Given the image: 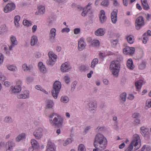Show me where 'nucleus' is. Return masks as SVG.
<instances>
[{
    "mask_svg": "<svg viewBox=\"0 0 151 151\" xmlns=\"http://www.w3.org/2000/svg\"><path fill=\"white\" fill-rule=\"evenodd\" d=\"M107 141L106 138L102 134L98 133L95 137L93 145L96 148L99 147V149L100 150L105 149L106 147Z\"/></svg>",
    "mask_w": 151,
    "mask_h": 151,
    "instance_id": "f257e3e1",
    "label": "nucleus"
},
{
    "mask_svg": "<svg viewBox=\"0 0 151 151\" xmlns=\"http://www.w3.org/2000/svg\"><path fill=\"white\" fill-rule=\"evenodd\" d=\"M50 122L52 126L58 127L62 126L63 119L60 116L55 113H53L49 116Z\"/></svg>",
    "mask_w": 151,
    "mask_h": 151,
    "instance_id": "f03ea898",
    "label": "nucleus"
},
{
    "mask_svg": "<svg viewBox=\"0 0 151 151\" xmlns=\"http://www.w3.org/2000/svg\"><path fill=\"white\" fill-rule=\"evenodd\" d=\"M141 145V141L139 136L138 134H135L133 136V139L132 142L124 151H132L134 146V151H135L138 149Z\"/></svg>",
    "mask_w": 151,
    "mask_h": 151,
    "instance_id": "7ed1b4c3",
    "label": "nucleus"
},
{
    "mask_svg": "<svg viewBox=\"0 0 151 151\" xmlns=\"http://www.w3.org/2000/svg\"><path fill=\"white\" fill-rule=\"evenodd\" d=\"M122 58H118L112 62L110 65V68L113 75L117 76L120 68V62L122 60Z\"/></svg>",
    "mask_w": 151,
    "mask_h": 151,
    "instance_id": "20e7f679",
    "label": "nucleus"
},
{
    "mask_svg": "<svg viewBox=\"0 0 151 151\" xmlns=\"http://www.w3.org/2000/svg\"><path fill=\"white\" fill-rule=\"evenodd\" d=\"M61 88L60 82L58 81L55 82L53 84V89L52 91V95L55 99L57 98L58 94L60 92Z\"/></svg>",
    "mask_w": 151,
    "mask_h": 151,
    "instance_id": "39448f33",
    "label": "nucleus"
},
{
    "mask_svg": "<svg viewBox=\"0 0 151 151\" xmlns=\"http://www.w3.org/2000/svg\"><path fill=\"white\" fill-rule=\"evenodd\" d=\"M22 81L21 80H18L16 83V85L15 86H11V93H18L22 90L21 85Z\"/></svg>",
    "mask_w": 151,
    "mask_h": 151,
    "instance_id": "423d86ee",
    "label": "nucleus"
},
{
    "mask_svg": "<svg viewBox=\"0 0 151 151\" xmlns=\"http://www.w3.org/2000/svg\"><path fill=\"white\" fill-rule=\"evenodd\" d=\"M136 29L137 30H139L140 28L145 24L144 22V19L142 16L138 17L136 21Z\"/></svg>",
    "mask_w": 151,
    "mask_h": 151,
    "instance_id": "0eeeda50",
    "label": "nucleus"
},
{
    "mask_svg": "<svg viewBox=\"0 0 151 151\" xmlns=\"http://www.w3.org/2000/svg\"><path fill=\"white\" fill-rule=\"evenodd\" d=\"M15 8V5L13 3H9L6 4L4 8V12L7 13L12 11Z\"/></svg>",
    "mask_w": 151,
    "mask_h": 151,
    "instance_id": "6e6552de",
    "label": "nucleus"
},
{
    "mask_svg": "<svg viewBox=\"0 0 151 151\" xmlns=\"http://www.w3.org/2000/svg\"><path fill=\"white\" fill-rule=\"evenodd\" d=\"M71 68L70 64L66 62L62 64L60 69L62 72H66L69 71Z\"/></svg>",
    "mask_w": 151,
    "mask_h": 151,
    "instance_id": "1a4fd4ad",
    "label": "nucleus"
},
{
    "mask_svg": "<svg viewBox=\"0 0 151 151\" xmlns=\"http://www.w3.org/2000/svg\"><path fill=\"white\" fill-rule=\"evenodd\" d=\"M42 132V129L41 128H39L35 130L33 134L36 139H41L43 135Z\"/></svg>",
    "mask_w": 151,
    "mask_h": 151,
    "instance_id": "9d476101",
    "label": "nucleus"
},
{
    "mask_svg": "<svg viewBox=\"0 0 151 151\" xmlns=\"http://www.w3.org/2000/svg\"><path fill=\"white\" fill-rule=\"evenodd\" d=\"M86 46V44L84 41V39L83 38H81L78 41V49L79 51L83 50Z\"/></svg>",
    "mask_w": 151,
    "mask_h": 151,
    "instance_id": "9b49d317",
    "label": "nucleus"
},
{
    "mask_svg": "<svg viewBox=\"0 0 151 151\" xmlns=\"http://www.w3.org/2000/svg\"><path fill=\"white\" fill-rule=\"evenodd\" d=\"M99 21L101 23L103 24L106 21L107 18L105 15V13L104 11L101 10L99 15Z\"/></svg>",
    "mask_w": 151,
    "mask_h": 151,
    "instance_id": "f8f14e48",
    "label": "nucleus"
},
{
    "mask_svg": "<svg viewBox=\"0 0 151 151\" xmlns=\"http://www.w3.org/2000/svg\"><path fill=\"white\" fill-rule=\"evenodd\" d=\"M10 39L12 44L9 46V48L10 50H12V48L17 45L18 42L16 37L13 35L11 36Z\"/></svg>",
    "mask_w": 151,
    "mask_h": 151,
    "instance_id": "ddd939ff",
    "label": "nucleus"
},
{
    "mask_svg": "<svg viewBox=\"0 0 151 151\" xmlns=\"http://www.w3.org/2000/svg\"><path fill=\"white\" fill-rule=\"evenodd\" d=\"M118 10L117 9H114L111 14V19L112 23L115 24L117 21V14Z\"/></svg>",
    "mask_w": 151,
    "mask_h": 151,
    "instance_id": "4468645a",
    "label": "nucleus"
},
{
    "mask_svg": "<svg viewBox=\"0 0 151 151\" xmlns=\"http://www.w3.org/2000/svg\"><path fill=\"white\" fill-rule=\"evenodd\" d=\"M135 49L133 47H126L123 50L124 53L125 54L132 55L134 53Z\"/></svg>",
    "mask_w": 151,
    "mask_h": 151,
    "instance_id": "2eb2a0df",
    "label": "nucleus"
},
{
    "mask_svg": "<svg viewBox=\"0 0 151 151\" xmlns=\"http://www.w3.org/2000/svg\"><path fill=\"white\" fill-rule=\"evenodd\" d=\"M141 132L142 135L145 137L147 138L149 137V129L145 128L144 127H142L140 128Z\"/></svg>",
    "mask_w": 151,
    "mask_h": 151,
    "instance_id": "dca6fc26",
    "label": "nucleus"
},
{
    "mask_svg": "<svg viewBox=\"0 0 151 151\" xmlns=\"http://www.w3.org/2000/svg\"><path fill=\"white\" fill-rule=\"evenodd\" d=\"M22 68L24 71L29 72L32 70L33 68V66L32 65H27L26 63L23 64Z\"/></svg>",
    "mask_w": 151,
    "mask_h": 151,
    "instance_id": "f3484780",
    "label": "nucleus"
},
{
    "mask_svg": "<svg viewBox=\"0 0 151 151\" xmlns=\"http://www.w3.org/2000/svg\"><path fill=\"white\" fill-rule=\"evenodd\" d=\"M29 92L28 91H24L19 95L18 94L17 97L18 98L26 99L29 97Z\"/></svg>",
    "mask_w": 151,
    "mask_h": 151,
    "instance_id": "a211bd4d",
    "label": "nucleus"
},
{
    "mask_svg": "<svg viewBox=\"0 0 151 151\" xmlns=\"http://www.w3.org/2000/svg\"><path fill=\"white\" fill-rule=\"evenodd\" d=\"M56 30L55 28H52L50 32L49 37L51 41L54 40L56 35Z\"/></svg>",
    "mask_w": 151,
    "mask_h": 151,
    "instance_id": "6ab92c4d",
    "label": "nucleus"
},
{
    "mask_svg": "<svg viewBox=\"0 0 151 151\" xmlns=\"http://www.w3.org/2000/svg\"><path fill=\"white\" fill-rule=\"evenodd\" d=\"M45 12V9L44 6L41 5L38 7V11L35 12V14L36 15L43 14Z\"/></svg>",
    "mask_w": 151,
    "mask_h": 151,
    "instance_id": "aec40b11",
    "label": "nucleus"
},
{
    "mask_svg": "<svg viewBox=\"0 0 151 151\" xmlns=\"http://www.w3.org/2000/svg\"><path fill=\"white\" fill-rule=\"evenodd\" d=\"M38 66L40 71L43 73L46 72V69L45 65H43L42 62H39L38 63Z\"/></svg>",
    "mask_w": 151,
    "mask_h": 151,
    "instance_id": "412c9836",
    "label": "nucleus"
},
{
    "mask_svg": "<svg viewBox=\"0 0 151 151\" xmlns=\"http://www.w3.org/2000/svg\"><path fill=\"white\" fill-rule=\"evenodd\" d=\"M143 8L145 10H147L150 8L147 0H141Z\"/></svg>",
    "mask_w": 151,
    "mask_h": 151,
    "instance_id": "4be33fe9",
    "label": "nucleus"
},
{
    "mask_svg": "<svg viewBox=\"0 0 151 151\" xmlns=\"http://www.w3.org/2000/svg\"><path fill=\"white\" fill-rule=\"evenodd\" d=\"M88 106L91 109V110H94L97 107L96 102L95 101H91L88 104Z\"/></svg>",
    "mask_w": 151,
    "mask_h": 151,
    "instance_id": "5701e85b",
    "label": "nucleus"
},
{
    "mask_svg": "<svg viewBox=\"0 0 151 151\" xmlns=\"http://www.w3.org/2000/svg\"><path fill=\"white\" fill-rule=\"evenodd\" d=\"M127 66L128 68L132 70L134 69V66L133 65V62L132 59H129L127 61Z\"/></svg>",
    "mask_w": 151,
    "mask_h": 151,
    "instance_id": "b1692460",
    "label": "nucleus"
},
{
    "mask_svg": "<svg viewBox=\"0 0 151 151\" xmlns=\"http://www.w3.org/2000/svg\"><path fill=\"white\" fill-rule=\"evenodd\" d=\"M105 32L102 28H99L95 32V34L98 36L103 35L105 34Z\"/></svg>",
    "mask_w": 151,
    "mask_h": 151,
    "instance_id": "393cba45",
    "label": "nucleus"
},
{
    "mask_svg": "<svg viewBox=\"0 0 151 151\" xmlns=\"http://www.w3.org/2000/svg\"><path fill=\"white\" fill-rule=\"evenodd\" d=\"M31 143L32 147L35 148H37L39 147V144L36 140L34 139H31Z\"/></svg>",
    "mask_w": 151,
    "mask_h": 151,
    "instance_id": "a878e982",
    "label": "nucleus"
},
{
    "mask_svg": "<svg viewBox=\"0 0 151 151\" xmlns=\"http://www.w3.org/2000/svg\"><path fill=\"white\" fill-rule=\"evenodd\" d=\"M143 81L142 80H140L135 83V86L137 89H141L142 86L143 84Z\"/></svg>",
    "mask_w": 151,
    "mask_h": 151,
    "instance_id": "bb28decb",
    "label": "nucleus"
},
{
    "mask_svg": "<svg viewBox=\"0 0 151 151\" xmlns=\"http://www.w3.org/2000/svg\"><path fill=\"white\" fill-rule=\"evenodd\" d=\"M37 37L35 35L33 36L31 38V45L32 46H34L37 42Z\"/></svg>",
    "mask_w": 151,
    "mask_h": 151,
    "instance_id": "cd10ccee",
    "label": "nucleus"
},
{
    "mask_svg": "<svg viewBox=\"0 0 151 151\" xmlns=\"http://www.w3.org/2000/svg\"><path fill=\"white\" fill-rule=\"evenodd\" d=\"M26 135L24 133H22L19 135L16 138V141L18 142L25 138Z\"/></svg>",
    "mask_w": 151,
    "mask_h": 151,
    "instance_id": "c85d7f7f",
    "label": "nucleus"
},
{
    "mask_svg": "<svg viewBox=\"0 0 151 151\" xmlns=\"http://www.w3.org/2000/svg\"><path fill=\"white\" fill-rule=\"evenodd\" d=\"M20 17L19 15H17L14 18V22L15 25L17 27L19 26V22L20 21Z\"/></svg>",
    "mask_w": 151,
    "mask_h": 151,
    "instance_id": "c756f323",
    "label": "nucleus"
},
{
    "mask_svg": "<svg viewBox=\"0 0 151 151\" xmlns=\"http://www.w3.org/2000/svg\"><path fill=\"white\" fill-rule=\"evenodd\" d=\"M6 67L9 70L11 71H16L17 69L16 67L13 65H6Z\"/></svg>",
    "mask_w": 151,
    "mask_h": 151,
    "instance_id": "7c9ffc66",
    "label": "nucleus"
},
{
    "mask_svg": "<svg viewBox=\"0 0 151 151\" xmlns=\"http://www.w3.org/2000/svg\"><path fill=\"white\" fill-rule=\"evenodd\" d=\"M48 55L49 58L56 60L57 57L52 52L50 51L48 53Z\"/></svg>",
    "mask_w": 151,
    "mask_h": 151,
    "instance_id": "2f4dec72",
    "label": "nucleus"
},
{
    "mask_svg": "<svg viewBox=\"0 0 151 151\" xmlns=\"http://www.w3.org/2000/svg\"><path fill=\"white\" fill-rule=\"evenodd\" d=\"M53 105V102L51 100H48L47 101V107L48 109L51 108Z\"/></svg>",
    "mask_w": 151,
    "mask_h": 151,
    "instance_id": "473e14b6",
    "label": "nucleus"
},
{
    "mask_svg": "<svg viewBox=\"0 0 151 151\" xmlns=\"http://www.w3.org/2000/svg\"><path fill=\"white\" fill-rule=\"evenodd\" d=\"M4 121L6 123H9L12 122V120L11 116H7L4 118Z\"/></svg>",
    "mask_w": 151,
    "mask_h": 151,
    "instance_id": "72a5a7b5",
    "label": "nucleus"
},
{
    "mask_svg": "<svg viewBox=\"0 0 151 151\" xmlns=\"http://www.w3.org/2000/svg\"><path fill=\"white\" fill-rule=\"evenodd\" d=\"M146 149V151H150L151 150V147L148 145H144L140 150L138 151H144Z\"/></svg>",
    "mask_w": 151,
    "mask_h": 151,
    "instance_id": "f704fd0d",
    "label": "nucleus"
},
{
    "mask_svg": "<svg viewBox=\"0 0 151 151\" xmlns=\"http://www.w3.org/2000/svg\"><path fill=\"white\" fill-rule=\"evenodd\" d=\"M69 98L67 96H62L60 99V101L64 103H67L69 101Z\"/></svg>",
    "mask_w": 151,
    "mask_h": 151,
    "instance_id": "c9c22d12",
    "label": "nucleus"
},
{
    "mask_svg": "<svg viewBox=\"0 0 151 151\" xmlns=\"http://www.w3.org/2000/svg\"><path fill=\"white\" fill-rule=\"evenodd\" d=\"M100 42L98 40H93L92 42V45L95 47H99L100 45Z\"/></svg>",
    "mask_w": 151,
    "mask_h": 151,
    "instance_id": "e433bc0d",
    "label": "nucleus"
},
{
    "mask_svg": "<svg viewBox=\"0 0 151 151\" xmlns=\"http://www.w3.org/2000/svg\"><path fill=\"white\" fill-rule=\"evenodd\" d=\"M98 62V60L97 58H95L92 61L91 63V67L92 68L95 67V65L97 64Z\"/></svg>",
    "mask_w": 151,
    "mask_h": 151,
    "instance_id": "4c0bfd02",
    "label": "nucleus"
},
{
    "mask_svg": "<svg viewBox=\"0 0 151 151\" xmlns=\"http://www.w3.org/2000/svg\"><path fill=\"white\" fill-rule=\"evenodd\" d=\"M127 41L130 44L133 43L134 42V39H133V37L131 35L129 36L126 37Z\"/></svg>",
    "mask_w": 151,
    "mask_h": 151,
    "instance_id": "58836bf2",
    "label": "nucleus"
},
{
    "mask_svg": "<svg viewBox=\"0 0 151 151\" xmlns=\"http://www.w3.org/2000/svg\"><path fill=\"white\" fill-rule=\"evenodd\" d=\"M56 60L49 58V59L47 60L46 63L48 65H52L54 64V62Z\"/></svg>",
    "mask_w": 151,
    "mask_h": 151,
    "instance_id": "ea45409f",
    "label": "nucleus"
},
{
    "mask_svg": "<svg viewBox=\"0 0 151 151\" xmlns=\"http://www.w3.org/2000/svg\"><path fill=\"white\" fill-rule=\"evenodd\" d=\"M127 94L125 93H123L120 95V98L121 101L123 102L126 101V99Z\"/></svg>",
    "mask_w": 151,
    "mask_h": 151,
    "instance_id": "a19ab883",
    "label": "nucleus"
},
{
    "mask_svg": "<svg viewBox=\"0 0 151 151\" xmlns=\"http://www.w3.org/2000/svg\"><path fill=\"white\" fill-rule=\"evenodd\" d=\"M23 23L24 25L26 26L27 27L30 26L32 24L31 22L26 19L23 20Z\"/></svg>",
    "mask_w": 151,
    "mask_h": 151,
    "instance_id": "79ce46f5",
    "label": "nucleus"
},
{
    "mask_svg": "<svg viewBox=\"0 0 151 151\" xmlns=\"http://www.w3.org/2000/svg\"><path fill=\"white\" fill-rule=\"evenodd\" d=\"M88 68L84 65H81L79 67V70L81 71H85Z\"/></svg>",
    "mask_w": 151,
    "mask_h": 151,
    "instance_id": "37998d69",
    "label": "nucleus"
},
{
    "mask_svg": "<svg viewBox=\"0 0 151 151\" xmlns=\"http://www.w3.org/2000/svg\"><path fill=\"white\" fill-rule=\"evenodd\" d=\"M102 6L105 7H107L109 5V1L108 0H104L101 3Z\"/></svg>",
    "mask_w": 151,
    "mask_h": 151,
    "instance_id": "c03bdc74",
    "label": "nucleus"
},
{
    "mask_svg": "<svg viewBox=\"0 0 151 151\" xmlns=\"http://www.w3.org/2000/svg\"><path fill=\"white\" fill-rule=\"evenodd\" d=\"M6 26L5 25H1L0 27V34H3L6 31Z\"/></svg>",
    "mask_w": 151,
    "mask_h": 151,
    "instance_id": "a18cd8bd",
    "label": "nucleus"
},
{
    "mask_svg": "<svg viewBox=\"0 0 151 151\" xmlns=\"http://www.w3.org/2000/svg\"><path fill=\"white\" fill-rule=\"evenodd\" d=\"M72 138H68L63 143V145L64 146H66L68 144H70L72 142Z\"/></svg>",
    "mask_w": 151,
    "mask_h": 151,
    "instance_id": "49530a36",
    "label": "nucleus"
},
{
    "mask_svg": "<svg viewBox=\"0 0 151 151\" xmlns=\"http://www.w3.org/2000/svg\"><path fill=\"white\" fill-rule=\"evenodd\" d=\"M143 39L142 40L143 43L145 44L147 43V35H146V33H145L142 36Z\"/></svg>",
    "mask_w": 151,
    "mask_h": 151,
    "instance_id": "de8ad7c7",
    "label": "nucleus"
},
{
    "mask_svg": "<svg viewBox=\"0 0 151 151\" xmlns=\"http://www.w3.org/2000/svg\"><path fill=\"white\" fill-rule=\"evenodd\" d=\"M78 151H86L85 147L83 144H80L78 147Z\"/></svg>",
    "mask_w": 151,
    "mask_h": 151,
    "instance_id": "09e8293b",
    "label": "nucleus"
},
{
    "mask_svg": "<svg viewBox=\"0 0 151 151\" xmlns=\"http://www.w3.org/2000/svg\"><path fill=\"white\" fill-rule=\"evenodd\" d=\"M146 67V63L145 61H143L139 66V68L141 70L144 69Z\"/></svg>",
    "mask_w": 151,
    "mask_h": 151,
    "instance_id": "8fccbe9b",
    "label": "nucleus"
},
{
    "mask_svg": "<svg viewBox=\"0 0 151 151\" xmlns=\"http://www.w3.org/2000/svg\"><path fill=\"white\" fill-rule=\"evenodd\" d=\"M118 40L117 39L115 40H111V41L112 46L114 47L117 44Z\"/></svg>",
    "mask_w": 151,
    "mask_h": 151,
    "instance_id": "3c124183",
    "label": "nucleus"
},
{
    "mask_svg": "<svg viewBox=\"0 0 151 151\" xmlns=\"http://www.w3.org/2000/svg\"><path fill=\"white\" fill-rule=\"evenodd\" d=\"M140 115L139 113H135L132 115L133 118L136 119L140 117Z\"/></svg>",
    "mask_w": 151,
    "mask_h": 151,
    "instance_id": "603ef678",
    "label": "nucleus"
},
{
    "mask_svg": "<svg viewBox=\"0 0 151 151\" xmlns=\"http://www.w3.org/2000/svg\"><path fill=\"white\" fill-rule=\"evenodd\" d=\"M76 84L77 82L76 81L72 83L71 86V91H73L74 90Z\"/></svg>",
    "mask_w": 151,
    "mask_h": 151,
    "instance_id": "864d4df0",
    "label": "nucleus"
},
{
    "mask_svg": "<svg viewBox=\"0 0 151 151\" xmlns=\"http://www.w3.org/2000/svg\"><path fill=\"white\" fill-rule=\"evenodd\" d=\"M54 21L53 19H49L47 21V25L49 26H51L53 24Z\"/></svg>",
    "mask_w": 151,
    "mask_h": 151,
    "instance_id": "5fc2aeb1",
    "label": "nucleus"
},
{
    "mask_svg": "<svg viewBox=\"0 0 151 151\" xmlns=\"http://www.w3.org/2000/svg\"><path fill=\"white\" fill-rule=\"evenodd\" d=\"M64 79L65 83L67 84H68L70 82V78L68 76H65L64 77Z\"/></svg>",
    "mask_w": 151,
    "mask_h": 151,
    "instance_id": "6e6d98bb",
    "label": "nucleus"
},
{
    "mask_svg": "<svg viewBox=\"0 0 151 151\" xmlns=\"http://www.w3.org/2000/svg\"><path fill=\"white\" fill-rule=\"evenodd\" d=\"M8 149L12 150L13 148V147L14 146V144L12 143V142H8Z\"/></svg>",
    "mask_w": 151,
    "mask_h": 151,
    "instance_id": "4d7b16f0",
    "label": "nucleus"
},
{
    "mask_svg": "<svg viewBox=\"0 0 151 151\" xmlns=\"http://www.w3.org/2000/svg\"><path fill=\"white\" fill-rule=\"evenodd\" d=\"M6 78L3 74L0 72V80L1 81H4L6 80Z\"/></svg>",
    "mask_w": 151,
    "mask_h": 151,
    "instance_id": "13d9d810",
    "label": "nucleus"
},
{
    "mask_svg": "<svg viewBox=\"0 0 151 151\" xmlns=\"http://www.w3.org/2000/svg\"><path fill=\"white\" fill-rule=\"evenodd\" d=\"M89 10H88L87 11V10L86 9H83V11L81 13V15H82L83 17H85L87 14V13L88 12Z\"/></svg>",
    "mask_w": 151,
    "mask_h": 151,
    "instance_id": "bf43d9fd",
    "label": "nucleus"
},
{
    "mask_svg": "<svg viewBox=\"0 0 151 151\" xmlns=\"http://www.w3.org/2000/svg\"><path fill=\"white\" fill-rule=\"evenodd\" d=\"M81 31V29L79 28H76L74 29V33L75 34H79Z\"/></svg>",
    "mask_w": 151,
    "mask_h": 151,
    "instance_id": "052dcab7",
    "label": "nucleus"
},
{
    "mask_svg": "<svg viewBox=\"0 0 151 151\" xmlns=\"http://www.w3.org/2000/svg\"><path fill=\"white\" fill-rule=\"evenodd\" d=\"M70 31V29L68 28H63L61 30V32L62 33L65 32H68Z\"/></svg>",
    "mask_w": 151,
    "mask_h": 151,
    "instance_id": "680f3d73",
    "label": "nucleus"
},
{
    "mask_svg": "<svg viewBox=\"0 0 151 151\" xmlns=\"http://www.w3.org/2000/svg\"><path fill=\"white\" fill-rule=\"evenodd\" d=\"M4 58V57L3 55L1 53H0V65L3 63Z\"/></svg>",
    "mask_w": 151,
    "mask_h": 151,
    "instance_id": "e2e57ef3",
    "label": "nucleus"
},
{
    "mask_svg": "<svg viewBox=\"0 0 151 151\" xmlns=\"http://www.w3.org/2000/svg\"><path fill=\"white\" fill-rule=\"evenodd\" d=\"M46 151H55V150L52 146H48Z\"/></svg>",
    "mask_w": 151,
    "mask_h": 151,
    "instance_id": "0e129e2a",
    "label": "nucleus"
},
{
    "mask_svg": "<svg viewBox=\"0 0 151 151\" xmlns=\"http://www.w3.org/2000/svg\"><path fill=\"white\" fill-rule=\"evenodd\" d=\"M2 84H3L6 87H8L9 86L10 83L8 81H3Z\"/></svg>",
    "mask_w": 151,
    "mask_h": 151,
    "instance_id": "69168bd1",
    "label": "nucleus"
},
{
    "mask_svg": "<svg viewBox=\"0 0 151 151\" xmlns=\"http://www.w3.org/2000/svg\"><path fill=\"white\" fill-rule=\"evenodd\" d=\"M140 120L139 119H135L134 122V124L137 125L139 124L140 122Z\"/></svg>",
    "mask_w": 151,
    "mask_h": 151,
    "instance_id": "338daca9",
    "label": "nucleus"
},
{
    "mask_svg": "<svg viewBox=\"0 0 151 151\" xmlns=\"http://www.w3.org/2000/svg\"><path fill=\"white\" fill-rule=\"evenodd\" d=\"M106 128L105 127H98L96 129L98 131H102L105 130Z\"/></svg>",
    "mask_w": 151,
    "mask_h": 151,
    "instance_id": "774afa93",
    "label": "nucleus"
}]
</instances>
